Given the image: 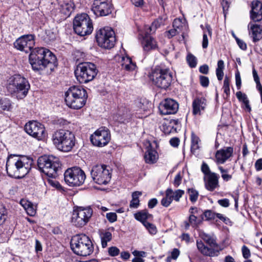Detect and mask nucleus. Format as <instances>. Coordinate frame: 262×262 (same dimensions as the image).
I'll use <instances>...</instances> for the list:
<instances>
[{"label": "nucleus", "instance_id": "obj_5", "mask_svg": "<svg viewBox=\"0 0 262 262\" xmlns=\"http://www.w3.org/2000/svg\"><path fill=\"white\" fill-rule=\"evenodd\" d=\"M7 88L13 96L21 99L27 95L30 85L26 78L20 75H14L10 78Z\"/></svg>", "mask_w": 262, "mask_h": 262}, {"label": "nucleus", "instance_id": "obj_11", "mask_svg": "<svg viewBox=\"0 0 262 262\" xmlns=\"http://www.w3.org/2000/svg\"><path fill=\"white\" fill-rule=\"evenodd\" d=\"M73 29L80 36L90 34L93 30V26L89 15L86 13L77 15L73 20Z\"/></svg>", "mask_w": 262, "mask_h": 262}, {"label": "nucleus", "instance_id": "obj_35", "mask_svg": "<svg viewBox=\"0 0 262 262\" xmlns=\"http://www.w3.org/2000/svg\"><path fill=\"white\" fill-rule=\"evenodd\" d=\"M144 226L148 230L150 234L155 235L157 233V229L155 225L149 222H145L144 223Z\"/></svg>", "mask_w": 262, "mask_h": 262}, {"label": "nucleus", "instance_id": "obj_1", "mask_svg": "<svg viewBox=\"0 0 262 262\" xmlns=\"http://www.w3.org/2000/svg\"><path fill=\"white\" fill-rule=\"evenodd\" d=\"M34 37L33 34L24 35L15 40L14 46L17 50L26 53L31 51L29 60L34 71L45 69L53 71L57 64L56 56L48 49H33L35 45Z\"/></svg>", "mask_w": 262, "mask_h": 262}, {"label": "nucleus", "instance_id": "obj_9", "mask_svg": "<svg viewBox=\"0 0 262 262\" xmlns=\"http://www.w3.org/2000/svg\"><path fill=\"white\" fill-rule=\"evenodd\" d=\"M149 78L156 86L166 90L171 84L172 74L169 69L158 66L152 70Z\"/></svg>", "mask_w": 262, "mask_h": 262}, {"label": "nucleus", "instance_id": "obj_14", "mask_svg": "<svg viewBox=\"0 0 262 262\" xmlns=\"http://www.w3.org/2000/svg\"><path fill=\"white\" fill-rule=\"evenodd\" d=\"M93 212V209L90 207H78L73 211L72 223L76 227L81 228L89 222Z\"/></svg>", "mask_w": 262, "mask_h": 262}, {"label": "nucleus", "instance_id": "obj_34", "mask_svg": "<svg viewBox=\"0 0 262 262\" xmlns=\"http://www.w3.org/2000/svg\"><path fill=\"white\" fill-rule=\"evenodd\" d=\"M187 192L189 194V199L190 201L192 203H195L197 201L198 198V191L193 188H189L187 190Z\"/></svg>", "mask_w": 262, "mask_h": 262}, {"label": "nucleus", "instance_id": "obj_37", "mask_svg": "<svg viewBox=\"0 0 262 262\" xmlns=\"http://www.w3.org/2000/svg\"><path fill=\"white\" fill-rule=\"evenodd\" d=\"M230 81L229 78L227 76H225L224 80L223 89L224 90V92L226 94L227 97L229 96L230 94Z\"/></svg>", "mask_w": 262, "mask_h": 262}, {"label": "nucleus", "instance_id": "obj_41", "mask_svg": "<svg viewBox=\"0 0 262 262\" xmlns=\"http://www.w3.org/2000/svg\"><path fill=\"white\" fill-rule=\"evenodd\" d=\"M180 33H181L180 31L178 30L176 28H173V29L165 32V36H167L168 38H171L176 35L177 34H179Z\"/></svg>", "mask_w": 262, "mask_h": 262}, {"label": "nucleus", "instance_id": "obj_4", "mask_svg": "<svg viewBox=\"0 0 262 262\" xmlns=\"http://www.w3.org/2000/svg\"><path fill=\"white\" fill-rule=\"evenodd\" d=\"M65 102L69 107L78 110L85 104L88 95L86 90L81 86H72L65 93Z\"/></svg>", "mask_w": 262, "mask_h": 262}, {"label": "nucleus", "instance_id": "obj_23", "mask_svg": "<svg viewBox=\"0 0 262 262\" xmlns=\"http://www.w3.org/2000/svg\"><path fill=\"white\" fill-rule=\"evenodd\" d=\"M207 106V100L204 97L195 98L192 102V114L194 115H201V112L204 111Z\"/></svg>", "mask_w": 262, "mask_h": 262}, {"label": "nucleus", "instance_id": "obj_6", "mask_svg": "<svg viewBox=\"0 0 262 262\" xmlns=\"http://www.w3.org/2000/svg\"><path fill=\"white\" fill-rule=\"evenodd\" d=\"M71 247L77 255L86 256L94 251V246L90 238L85 234L76 235L71 241Z\"/></svg>", "mask_w": 262, "mask_h": 262}, {"label": "nucleus", "instance_id": "obj_19", "mask_svg": "<svg viewBox=\"0 0 262 262\" xmlns=\"http://www.w3.org/2000/svg\"><path fill=\"white\" fill-rule=\"evenodd\" d=\"M112 6L108 0H94L92 10L97 16H106L112 12Z\"/></svg>", "mask_w": 262, "mask_h": 262}, {"label": "nucleus", "instance_id": "obj_36", "mask_svg": "<svg viewBox=\"0 0 262 262\" xmlns=\"http://www.w3.org/2000/svg\"><path fill=\"white\" fill-rule=\"evenodd\" d=\"M7 210L5 207L0 204V225H2L6 220L7 216Z\"/></svg>", "mask_w": 262, "mask_h": 262}, {"label": "nucleus", "instance_id": "obj_20", "mask_svg": "<svg viewBox=\"0 0 262 262\" xmlns=\"http://www.w3.org/2000/svg\"><path fill=\"white\" fill-rule=\"evenodd\" d=\"M179 108V104L175 100L167 98L163 101L159 106L160 112L163 115L174 114Z\"/></svg>", "mask_w": 262, "mask_h": 262}, {"label": "nucleus", "instance_id": "obj_43", "mask_svg": "<svg viewBox=\"0 0 262 262\" xmlns=\"http://www.w3.org/2000/svg\"><path fill=\"white\" fill-rule=\"evenodd\" d=\"M216 213L210 210H207L204 212L203 215L207 220H213L215 219Z\"/></svg>", "mask_w": 262, "mask_h": 262}, {"label": "nucleus", "instance_id": "obj_61", "mask_svg": "<svg viewBox=\"0 0 262 262\" xmlns=\"http://www.w3.org/2000/svg\"><path fill=\"white\" fill-rule=\"evenodd\" d=\"M157 203L158 200L156 199H151L149 201L148 203V207L149 208H153L157 205Z\"/></svg>", "mask_w": 262, "mask_h": 262}, {"label": "nucleus", "instance_id": "obj_40", "mask_svg": "<svg viewBox=\"0 0 262 262\" xmlns=\"http://www.w3.org/2000/svg\"><path fill=\"white\" fill-rule=\"evenodd\" d=\"M221 5L223 8V12L226 16L230 5V0H221Z\"/></svg>", "mask_w": 262, "mask_h": 262}, {"label": "nucleus", "instance_id": "obj_22", "mask_svg": "<svg viewBox=\"0 0 262 262\" xmlns=\"http://www.w3.org/2000/svg\"><path fill=\"white\" fill-rule=\"evenodd\" d=\"M250 18L255 22L262 19V3L258 1L252 2Z\"/></svg>", "mask_w": 262, "mask_h": 262}, {"label": "nucleus", "instance_id": "obj_62", "mask_svg": "<svg viewBox=\"0 0 262 262\" xmlns=\"http://www.w3.org/2000/svg\"><path fill=\"white\" fill-rule=\"evenodd\" d=\"M178 119H170L168 123L169 126H171L173 128V130L176 132V127L174 125H177L179 123Z\"/></svg>", "mask_w": 262, "mask_h": 262}, {"label": "nucleus", "instance_id": "obj_21", "mask_svg": "<svg viewBox=\"0 0 262 262\" xmlns=\"http://www.w3.org/2000/svg\"><path fill=\"white\" fill-rule=\"evenodd\" d=\"M233 148L226 147L216 151L215 155L216 163L218 164H224L232 156Z\"/></svg>", "mask_w": 262, "mask_h": 262}, {"label": "nucleus", "instance_id": "obj_45", "mask_svg": "<svg viewBox=\"0 0 262 262\" xmlns=\"http://www.w3.org/2000/svg\"><path fill=\"white\" fill-rule=\"evenodd\" d=\"M108 252L110 256H115L118 255L119 254L120 250L117 247H115V246H112L108 248Z\"/></svg>", "mask_w": 262, "mask_h": 262}, {"label": "nucleus", "instance_id": "obj_55", "mask_svg": "<svg viewBox=\"0 0 262 262\" xmlns=\"http://www.w3.org/2000/svg\"><path fill=\"white\" fill-rule=\"evenodd\" d=\"M252 73L254 81L256 83V86L258 87L259 85H260V87L262 86L260 83L259 78L255 69H254L253 70Z\"/></svg>", "mask_w": 262, "mask_h": 262}, {"label": "nucleus", "instance_id": "obj_10", "mask_svg": "<svg viewBox=\"0 0 262 262\" xmlns=\"http://www.w3.org/2000/svg\"><path fill=\"white\" fill-rule=\"evenodd\" d=\"M97 73L96 65L91 62L80 63L75 70L76 78L81 83H86L93 80Z\"/></svg>", "mask_w": 262, "mask_h": 262}, {"label": "nucleus", "instance_id": "obj_47", "mask_svg": "<svg viewBox=\"0 0 262 262\" xmlns=\"http://www.w3.org/2000/svg\"><path fill=\"white\" fill-rule=\"evenodd\" d=\"M236 96L238 100L242 101L243 103L248 100L247 95L241 91L236 92Z\"/></svg>", "mask_w": 262, "mask_h": 262}, {"label": "nucleus", "instance_id": "obj_51", "mask_svg": "<svg viewBox=\"0 0 262 262\" xmlns=\"http://www.w3.org/2000/svg\"><path fill=\"white\" fill-rule=\"evenodd\" d=\"M182 181V177L180 173H178L174 179L173 185L175 187H178L180 186Z\"/></svg>", "mask_w": 262, "mask_h": 262}, {"label": "nucleus", "instance_id": "obj_54", "mask_svg": "<svg viewBox=\"0 0 262 262\" xmlns=\"http://www.w3.org/2000/svg\"><path fill=\"white\" fill-rule=\"evenodd\" d=\"M173 27L181 31V28L182 27V25L180 19H175L174 20L173 22Z\"/></svg>", "mask_w": 262, "mask_h": 262}, {"label": "nucleus", "instance_id": "obj_18", "mask_svg": "<svg viewBox=\"0 0 262 262\" xmlns=\"http://www.w3.org/2000/svg\"><path fill=\"white\" fill-rule=\"evenodd\" d=\"M26 132L38 140L45 137V128L42 124L36 121H29L25 126Z\"/></svg>", "mask_w": 262, "mask_h": 262}, {"label": "nucleus", "instance_id": "obj_50", "mask_svg": "<svg viewBox=\"0 0 262 262\" xmlns=\"http://www.w3.org/2000/svg\"><path fill=\"white\" fill-rule=\"evenodd\" d=\"M242 250L243 257L245 259H247L250 256L251 253L250 250L246 246H243Z\"/></svg>", "mask_w": 262, "mask_h": 262}, {"label": "nucleus", "instance_id": "obj_7", "mask_svg": "<svg viewBox=\"0 0 262 262\" xmlns=\"http://www.w3.org/2000/svg\"><path fill=\"white\" fill-rule=\"evenodd\" d=\"M200 237L209 246H206L202 241L197 240L196 246L201 253L209 257L217 256L222 249L216 243V238L213 235L205 233H201Z\"/></svg>", "mask_w": 262, "mask_h": 262}, {"label": "nucleus", "instance_id": "obj_12", "mask_svg": "<svg viewBox=\"0 0 262 262\" xmlns=\"http://www.w3.org/2000/svg\"><path fill=\"white\" fill-rule=\"evenodd\" d=\"M85 178L84 171L78 167L69 168L64 173V181L70 186H79L82 185Z\"/></svg>", "mask_w": 262, "mask_h": 262}, {"label": "nucleus", "instance_id": "obj_46", "mask_svg": "<svg viewBox=\"0 0 262 262\" xmlns=\"http://www.w3.org/2000/svg\"><path fill=\"white\" fill-rule=\"evenodd\" d=\"M199 79L200 84L202 86L207 88L208 86L209 80L207 77L204 76H200Z\"/></svg>", "mask_w": 262, "mask_h": 262}, {"label": "nucleus", "instance_id": "obj_48", "mask_svg": "<svg viewBox=\"0 0 262 262\" xmlns=\"http://www.w3.org/2000/svg\"><path fill=\"white\" fill-rule=\"evenodd\" d=\"M189 222L191 226L193 227H196L198 225V222L197 221V217L193 215L190 214L189 217Z\"/></svg>", "mask_w": 262, "mask_h": 262}, {"label": "nucleus", "instance_id": "obj_28", "mask_svg": "<svg viewBox=\"0 0 262 262\" xmlns=\"http://www.w3.org/2000/svg\"><path fill=\"white\" fill-rule=\"evenodd\" d=\"M134 216L137 220L141 222L144 225V223L147 222L146 220L151 217L152 215L149 214L146 210H143L135 213Z\"/></svg>", "mask_w": 262, "mask_h": 262}, {"label": "nucleus", "instance_id": "obj_26", "mask_svg": "<svg viewBox=\"0 0 262 262\" xmlns=\"http://www.w3.org/2000/svg\"><path fill=\"white\" fill-rule=\"evenodd\" d=\"M121 66L122 69L127 71H132L136 68V63L133 62L132 59L128 56L122 57Z\"/></svg>", "mask_w": 262, "mask_h": 262}, {"label": "nucleus", "instance_id": "obj_31", "mask_svg": "<svg viewBox=\"0 0 262 262\" xmlns=\"http://www.w3.org/2000/svg\"><path fill=\"white\" fill-rule=\"evenodd\" d=\"M101 245L102 248H104L107 246V243L111 241L112 234L110 232L106 231L100 234Z\"/></svg>", "mask_w": 262, "mask_h": 262}, {"label": "nucleus", "instance_id": "obj_29", "mask_svg": "<svg viewBox=\"0 0 262 262\" xmlns=\"http://www.w3.org/2000/svg\"><path fill=\"white\" fill-rule=\"evenodd\" d=\"M173 190L171 188H168L165 192L166 196L163 198L161 200V204L164 207H168L170 205L172 201L171 194H172Z\"/></svg>", "mask_w": 262, "mask_h": 262}, {"label": "nucleus", "instance_id": "obj_13", "mask_svg": "<svg viewBox=\"0 0 262 262\" xmlns=\"http://www.w3.org/2000/svg\"><path fill=\"white\" fill-rule=\"evenodd\" d=\"M96 39L100 47L105 49H111L115 45V32L110 27L101 28L96 32Z\"/></svg>", "mask_w": 262, "mask_h": 262}, {"label": "nucleus", "instance_id": "obj_25", "mask_svg": "<svg viewBox=\"0 0 262 262\" xmlns=\"http://www.w3.org/2000/svg\"><path fill=\"white\" fill-rule=\"evenodd\" d=\"M249 34L254 42L259 41L262 38V29L260 26L251 23L248 25Z\"/></svg>", "mask_w": 262, "mask_h": 262}, {"label": "nucleus", "instance_id": "obj_59", "mask_svg": "<svg viewBox=\"0 0 262 262\" xmlns=\"http://www.w3.org/2000/svg\"><path fill=\"white\" fill-rule=\"evenodd\" d=\"M255 168L257 171L262 170V158L259 159L255 163Z\"/></svg>", "mask_w": 262, "mask_h": 262}, {"label": "nucleus", "instance_id": "obj_30", "mask_svg": "<svg viewBox=\"0 0 262 262\" xmlns=\"http://www.w3.org/2000/svg\"><path fill=\"white\" fill-rule=\"evenodd\" d=\"M142 194L141 192L135 191L132 193V199L130 202L129 207L131 208H137L139 206V196Z\"/></svg>", "mask_w": 262, "mask_h": 262}, {"label": "nucleus", "instance_id": "obj_64", "mask_svg": "<svg viewBox=\"0 0 262 262\" xmlns=\"http://www.w3.org/2000/svg\"><path fill=\"white\" fill-rule=\"evenodd\" d=\"M179 254L180 251L178 249L174 248L173 249L171 253V256L172 257V259H176L179 256Z\"/></svg>", "mask_w": 262, "mask_h": 262}, {"label": "nucleus", "instance_id": "obj_24", "mask_svg": "<svg viewBox=\"0 0 262 262\" xmlns=\"http://www.w3.org/2000/svg\"><path fill=\"white\" fill-rule=\"evenodd\" d=\"M204 180L206 188L209 191H213L219 186V177L215 173H210L209 175L204 177Z\"/></svg>", "mask_w": 262, "mask_h": 262}, {"label": "nucleus", "instance_id": "obj_60", "mask_svg": "<svg viewBox=\"0 0 262 262\" xmlns=\"http://www.w3.org/2000/svg\"><path fill=\"white\" fill-rule=\"evenodd\" d=\"M199 71L202 74H207L209 72V67L207 64L201 66L199 68Z\"/></svg>", "mask_w": 262, "mask_h": 262}, {"label": "nucleus", "instance_id": "obj_57", "mask_svg": "<svg viewBox=\"0 0 262 262\" xmlns=\"http://www.w3.org/2000/svg\"><path fill=\"white\" fill-rule=\"evenodd\" d=\"M235 81H236V85L237 88V89H239L241 86V79L239 72H237L235 73Z\"/></svg>", "mask_w": 262, "mask_h": 262}, {"label": "nucleus", "instance_id": "obj_15", "mask_svg": "<svg viewBox=\"0 0 262 262\" xmlns=\"http://www.w3.org/2000/svg\"><path fill=\"white\" fill-rule=\"evenodd\" d=\"M91 176L95 183L98 185H106L111 179V173L105 165H96L91 170Z\"/></svg>", "mask_w": 262, "mask_h": 262}, {"label": "nucleus", "instance_id": "obj_38", "mask_svg": "<svg viewBox=\"0 0 262 262\" xmlns=\"http://www.w3.org/2000/svg\"><path fill=\"white\" fill-rule=\"evenodd\" d=\"M184 194V190L178 189L176 190L174 192L173 191L172 194H171V196L172 198V200H174L177 202H179L180 201V198L182 196V195Z\"/></svg>", "mask_w": 262, "mask_h": 262}, {"label": "nucleus", "instance_id": "obj_32", "mask_svg": "<svg viewBox=\"0 0 262 262\" xmlns=\"http://www.w3.org/2000/svg\"><path fill=\"white\" fill-rule=\"evenodd\" d=\"M191 152H194L196 150L199 148V143L200 141L199 138L194 133H192L191 137Z\"/></svg>", "mask_w": 262, "mask_h": 262}, {"label": "nucleus", "instance_id": "obj_56", "mask_svg": "<svg viewBox=\"0 0 262 262\" xmlns=\"http://www.w3.org/2000/svg\"><path fill=\"white\" fill-rule=\"evenodd\" d=\"M217 203L219 205L224 207H228L230 204L229 201L227 199L219 200H218Z\"/></svg>", "mask_w": 262, "mask_h": 262}, {"label": "nucleus", "instance_id": "obj_53", "mask_svg": "<svg viewBox=\"0 0 262 262\" xmlns=\"http://www.w3.org/2000/svg\"><path fill=\"white\" fill-rule=\"evenodd\" d=\"M27 213L30 216H33L35 214V210L32 205L28 204L27 207H25Z\"/></svg>", "mask_w": 262, "mask_h": 262}, {"label": "nucleus", "instance_id": "obj_63", "mask_svg": "<svg viewBox=\"0 0 262 262\" xmlns=\"http://www.w3.org/2000/svg\"><path fill=\"white\" fill-rule=\"evenodd\" d=\"M208 39L206 34H203L202 47L204 49H206L208 47Z\"/></svg>", "mask_w": 262, "mask_h": 262}, {"label": "nucleus", "instance_id": "obj_3", "mask_svg": "<svg viewBox=\"0 0 262 262\" xmlns=\"http://www.w3.org/2000/svg\"><path fill=\"white\" fill-rule=\"evenodd\" d=\"M52 140L56 148L64 152L71 151L75 147L76 142L74 133L66 129L55 131L52 134Z\"/></svg>", "mask_w": 262, "mask_h": 262}, {"label": "nucleus", "instance_id": "obj_33", "mask_svg": "<svg viewBox=\"0 0 262 262\" xmlns=\"http://www.w3.org/2000/svg\"><path fill=\"white\" fill-rule=\"evenodd\" d=\"M11 107V103L9 99L5 98L0 100V109L1 111H9Z\"/></svg>", "mask_w": 262, "mask_h": 262}, {"label": "nucleus", "instance_id": "obj_44", "mask_svg": "<svg viewBox=\"0 0 262 262\" xmlns=\"http://www.w3.org/2000/svg\"><path fill=\"white\" fill-rule=\"evenodd\" d=\"M163 130L165 134H169L171 133H174L176 131L173 130L172 126H169L168 123L165 122L163 124Z\"/></svg>", "mask_w": 262, "mask_h": 262}, {"label": "nucleus", "instance_id": "obj_8", "mask_svg": "<svg viewBox=\"0 0 262 262\" xmlns=\"http://www.w3.org/2000/svg\"><path fill=\"white\" fill-rule=\"evenodd\" d=\"M37 166L39 170L50 178H55L60 166L59 159L52 155H44L37 160Z\"/></svg>", "mask_w": 262, "mask_h": 262}, {"label": "nucleus", "instance_id": "obj_16", "mask_svg": "<svg viewBox=\"0 0 262 262\" xmlns=\"http://www.w3.org/2000/svg\"><path fill=\"white\" fill-rule=\"evenodd\" d=\"M163 24L162 19L159 18L157 20L152 23L151 26L149 27V31H147L145 36L143 37L142 45L145 52H148L158 49V45L156 40L150 36L148 35L151 31H155L156 29Z\"/></svg>", "mask_w": 262, "mask_h": 262}, {"label": "nucleus", "instance_id": "obj_39", "mask_svg": "<svg viewBox=\"0 0 262 262\" xmlns=\"http://www.w3.org/2000/svg\"><path fill=\"white\" fill-rule=\"evenodd\" d=\"M187 61L191 68H194L196 66V59L195 56H194L191 54H189L187 55Z\"/></svg>", "mask_w": 262, "mask_h": 262}, {"label": "nucleus", "instance_id": "obj_58", "mask_svg": "<svg viewBox=\"0 0 262 262\" xmlns=\"http://www.w3.org/2000/svg\"><path fill=\"white\" fill-rule=\"evenodd\" d=\"M170 145L173 147H178L179 145L180 140L178 138H172L169 141Z\"/></svg>", "mask_w": 262, "mask_h": 262}, {"label": "nucleus", "instance_id": "obj_49", "mask_svg": "<svg viewBox=\"0 0 262 262\" xmlns=\"http://www.w3.org/2000/svg\"><path fill=\"white\" fill-rule=\"evenodd\" d=\"M106 217L110 222L113 223L117 220V215L115 212H110L106 213Z\"/></svg>", "mask_w": 262, "mask_h": 262}, {"label": "nucleus", "instance_id": "obj_17", "mask_svg": "<svg viewBox=\"0 0 262 262\" xmlns=\"http://www.w3.org/2000/svg\"><path fill=\"white\" fill-rule=\"evenodd\" d=\"M90 139L94 145L99 147L104 146L111 140V134L106 127H101L91 136Z\"/></svg>", "mask_w": 262, "mask_h": 262}, {"label": "nucleus", "instance_id": "obj_52", "mask_svg": "<svg viewBox=\"0 0 262 262\" xmlns=\"http://www.w3.org/2000/svg\"><path fill=\"white\" fill-rule=\"evenodd\" d=\"M236 41L242 50L245 51L247 49V45L243 40L239 39L238 37H236Z\"/></svg>", "mask_w": 262, "mask_h": 262}, {"label": "nucleus", "instance_id": "obj_2", "mask_svg": "<svg viewBox=\"0 0 262 262\" xmlns=\"http://www.w3.org/2000/svg\"><path fill=\"white\" fill-rule=\"evenodd\" d=\"M33 162L32 159L26 156L10 155L6 162L7 172L10 177L22 178L29 173Z\"/></svg>", "mask_w": 262, "mask_h": 262}, {"label": "nucleus", "instance_id": "obj_42", "mask_svg": "<svg viewBox=\"0 0 262 262\" xmlns=\"http://www.w3.org/2000/svg\"><path fill=\"white\" fill-rule=\"evenodd\" d=\"M201 171L205 174V177L209 175L210 173H213L210 171L209 166L205 162H203L202 164Z\"/></svg>", "mask_w": 262, "mask_h": 262}, {"label": "nucleus", "instance_id": "obj_27", "mask_svg": "<svg viewBox=\"0 0 262 262\" xmlns=\"http://www.w3.org/2000/svg\"><path fill=\"white\" fill-rule=\"evenodd\" d=\"M144 159L147 163L152 164L155 163L158 159L157 151L151 148H148L145 154Z\"/></svg>", "mask_w": 262, "mask_h": 262}]
</instances>
